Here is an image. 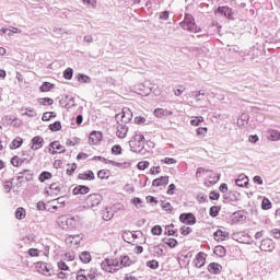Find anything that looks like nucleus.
Listing matches in <instances>:
<instances>
[{"label":"nucleus","mask_w":280,"mask_h":280,"mask_svg":"<svg viewBox=\"0 0 280 280\" xmlns=\"http://www.w3.org/2000/svg\"><path fill=\"white\" fill-rule=\"evenodd\" d=\"M132 266V260L129 256H121L119 259L106 258L101 267L105 272H117L120 268Z\"/></svg>","instance_id":"obj_1"},{"label":"nucleus","mask_w":280,"mask_h":280,"mask_svg":"<svg viewBox=\"0 0 280 280\" xmlns=\"http://www.w3.org/2000/svg\"><path fill=\"white\" fill-rule=\"evenodd\" d=\"M129 147L131 152H141L145 148V137L141 132L136 131L129 141Z\"/></svg>","instance_id":"obj_2"},{"label":"nucleus","mask_w":280,"mask_h":280,"mask_svg":"<svg viewBox=\"0 0 280 280\" xmlns=\"http://www.w3.org/2000/svg\"><path fill=\"white\" fill-rule=\"evenodd\" d=\"M180 28L186 30L187 32H190L192 34H198V32H201V28L196 25V20L194 19V15L186 13L184 21L180 22Z\"/></svg>","instance_id":"obj_3"},{"label":"nucleus","mask_w":280,"mask_h":280,"mask_svg":"<svg viewBox=\"0 0 280 280\" xmlns=\"http://www.w3.org/2000/svg\"><path fill=\"white\" fill-rule=\"evenodd\" d=\"M80 220V217H71V215H61L58 219V224L60 229H75L78 226V222Z\"/></svg>","instance_id":"obj_4"},{"label":"nucleus","mask_w":280,"mask_h":280,"mask_svg":"<svg viewBox=\"0 0 280 280\" xmlns=\"http://www.w3.org/2000/svg\"><path fill=\"white\" fill-rule=\"evenodd\" d=\"M116 121H121V124H130L132 121V110L128 107H124L120 114L116 115Z\"/></svg>","instance_id":"obj_5"},{"label":"nucleus","mask_w":280,"mask_h":280,"mask_svg":"<svg viewBox=\"0 0 280 280\" xmlns=\"http://www.w3.org/2000/svg\"><path fill=\"white\" fill-rule=\"evenodd\" d=\"M102 200L103 197L101 194H92L86 198L85 203L88 207H90V209H93V207L101 205Z\"/></svg>","instance_id":"obj_6"},{"label":"nucleus","mask_w":280,"mask_h":280,"mask_svg":"<svg viewBox=\"0 0 280 280\" xmlns=\"http://www.w3.org/2000/svg\"><path fill=\"white\" fill-rule=\"evenodd\" d=\"M33 159H34V154H30L28 158H23V159H20L18 155H15L11 159V164L13 165V167H21L23 163H31Z\"/></svg>","instance_id":"obj_7"},{"label":"nucleus","mask_w":280,"mask_h":280,"mask_svg":"<svg viewBox=\"0 0 280 280\" xmlns=\"http://www.w3.org/2000/svg\"><path fill=\"white\" fill-rule=\"evenodd\" d=\"M179 222H183V224H189L190 226L196 224V215L194 213H182L179 215Z\"/></svg>","instance_id":"obj_8"},{"label":"nucleus","mask_w":280,"mask_h":280,"mask_svg":"<svg viewBox=\"0 0 280 280\" xmlns=\"http://www.w3.org/2000/svg\"><path fill=\"white\" fill-rule=\"evenodd\" d=\"M260 250H264L265 253H272L275 250V242L270 238H265L260 243Z\"/></svg>","instance_id":"obj_9"},{"label":"nucleus","mask_w":280,"mask_h":280,"mask_svg":"<svg viewBox=\"0 0 280 280\" xmlns=\"http://www.w3.org/2000/svg\"><path fill=\"white\" fill-rule=\"evenodd\" d=\"M233 236L240 244H250V235H248L246 232H236L233 234Z\"/></svg>","instance_id":"obj_10"},{"label":"nucleus","mask_w":280,"mask_h":280,"mask_svg":"<svg viewBox=\"0 0 280 280\" xmlns=\"http://www.w3.org/2000/svg\"><path fill=\"white\" fill-rule=\"evenodd\" d=\"M91 191V188L84 185L75 186L72 190L73 196H84Z\"/></svg>","instance_id":"obj_11"},{"label":"nucleus","mask_w":280,"mask_h":280,"mask_svg":"<svg viewBox=\"0 0 280 280\" xmlns=\"http://www.w3.org/2000/svg\"><path fill=\"white\" fill-rule=\"evenodd\" d=\"M127 135H128V126L124 124H119L117 126V131H116V136L118 137V139H126Z\"/></svg>","instance_id":"obj_12"},{"label":"nucleus","mask_w":280,"mask_h":280,"mask_svg":"<svg viewBox=\"0 0 280 280\" xmlns=\"http://www.w3.org/2000/svg\"><path fill=\"white\" fill-rule=\"evenodd\" d=\"M170 184V176H161L152 182L153 187H163V185Z\"/></svg>","instance_id":"obj_13"},{"label":"nucleus","mask_w":280,"mask_h":280,"mask_svg":"<svg viewBox=\"0 0 280 280\" xmlns=\"http://www.w3.org/2000/svg\"><path fill=\"white\" fill-rule=\"evenodd\" d=\"M43 143H45V140L40 136H36L32 139V147L33 150H40L43 147Z\"/></svg>","instance_id":"obj_14"},{"label":"nucleus","mask_w":280,"mask_h":280,"mask_svg":"<svg viewBox=\"0 0 280 280\" xmlns=\"http://www.w3.org/2000/svg\"><path fill=\"white\" fill-rule=\"evenodd\" d=\"M102 132L92 131L90 133V143H92V145H97V143H100V141L102 140Z\"/></svg>","instance_id":"obj_15"},{"label":"nucleus","mask_w":280,"mask_h":280,"mask_svg":"<svg viewBox=\"0 0 280 280\" xmlns=\"http://www.w3.org/2000/svg\"><path fill=\"white\" fill-rule=\"evenodd\" d=\"M207 259L205 258V253H199L197 254L194 264L196 268H202V266H205Z\"/></svg>","instance_id":"obj_16"},{"label":"nucleus","mask_w":280,"mask_h":280,"mask_svg":"<svg viewBox=\"0 0 280 280\" xmlns=\"http://www.w3.org/2000/svg\"><path fill=\"white\" fill-rule=\"evenodd\" d=\"M208 270L211 272V275H220V272H222V265L218 262H211L208 266Z\"/></svg>","instance_id":"obj_17"},{"label":"nucleus","mask_w":280,"mask_h":280,"mask_svg":"<svg viewBox=\"0 0 280 280\" xmlns=\"http://www.w3.org/2000/svg\"><path fill=\"white\" fill-rule=\"evenodd\" d=\"M79 180H95V173L88 171L78 175Z\"/></svg>","instance_id":"obj_18"},{"label":"nucleus","mask_w":280,"mask_h":280,"mask_svg":"<svg viewBox=\"0 0 280 280\" xmlns=\"http://www.w3.org/2000/svg\"><path fill=\"white\" fill-rule=\"evenodd\" d=\"M249 119H250V116L248 114H242L237 119L238 128H244V126H248Z\"/></svg>","instance_id":"obj_19"},{"label":"nucleus","mask_w":280,"mask_h":280,"mask_svg":"<svg viewBox=\"0 0 280 280\" xmlns=\"http://www.w3.org/2000/svg\"><path fill=\"white\" fill-rule=\"evenodd\" d=\"M235 183L237 187H248V176H246L245 174H241L238 175Z\"/></svg>","instance_id":"obj_20"},{"label":"nucleus","mask_w":280,"mask_h":280,"mask_svg":"<svg viewBox=\"0 0 280 280\" xmlns=\"http://www.w3.org/2000/svg\"><path fill=\"white\" fill-rule=\"evenodd\" d=\"M214 240H217V242H224V240H229V232H224L222 230H218L214 233Z\"/></svg>","instance_id":"obj_21"},{"label":"nucleus","mask_w":280,"mask_h":280,"mask_svg":"<svg viewBox=\"0 0 280 280\" xmlns=\"http://www.w3.org/2000/svg\"><path fill=\"white\" fill-rule=\"evenodd\" d=\"M192 97H195L198 106H202V102H205V92L200 90L199 92L192 93Z\"/></svg>","instance_id":"obj_22"},{"label":"nucleus","mask_w":280,"mask_h":280,"mask_svg":"<svg viewBox=\"0 0 280 280\" xmlns=\"http://www.w3.org/2000/svg\"><path fill=\"white\" fill-rule=\"evenodd\" d=\"M36 268L40 275H49V267H47V262H37Z\"/></svg>","instance_id":"obj_23"},{"label":"nucleus","mask_w":280,"mask_h":280,"mask_svg":"<svg viewBox=\"0 0 280 280\" xmlns=\"http://www.w3.org/2000/svg\"><path fill=\"white\" fill-rule=\"evenodd\" d=\"M122 240L127 242V244H132V242H135V234L130 231H125L122 233Z\"/></svg>","instance_id":"obj_24"},{"label":"nucleus","mask_w":280,"mask_h":280,"mask_svg":"<svg viewBox=\"0 0 280 280\" xmlns=\"http://www.w3.org/2000/svg\"><path fill=\"white\" fill-rule=\"evenodd\" d=\"M152 254H153V257H163V255H165V250H163V246L155 245L152 248Z\"/></svg>","instance_id":"obj_25"},{"label":"nucleus","mask_w":280,"mask_h":280,"mask_svg":"<svg viewBox=\"0 0 280 280\" xmlns=\"http://www.w3.org/2000/svg\"><path fill=\"white\" fill-rule=\"evenodd\" d=\"M220 14H223V16H228V19H231V15L233 14V9L229 7H219Z\"/></svg>","instance_id":"obj_26"},{"label":"nucleus","mask_w":280,"mask_h":280,"mask_svg":"<svg viewBox=\"0 0 280 280\" xmlns=\"http://www.w3.org/2000/svg\"><path fill=\"white\" fill-rule=\"evenodd\" d=\"M21 145H23V138H15L11 142L10 148H11V150H16V149L21 148Z\"/></svg>","instance_id":"obj_27"},{"label":"nucleus","mask_w":280,"mask_h":280,"mask_svg":"<svg viewBox=\"0 0 280 280\" xmlns=\"http://www.w3.org/2000/svg\"><path fill=\"white\" fill-rule=\"evenodd\" d=\"M52 178V175L50 172L44 171L39 174L38 180L40 183H45V180H50Z\"/></svg>","instance_id":"obj_28"},{"label":"nucleus","mask_w":280,"mask_h":280,"mask_svg":"<svg viewBox=\"0 0 280 280\" xmlns=\"http://www.w3.org/2000/svg\"><path fill=\"white\" fill-rule=\"evenodd\" d=\"M268 139L271 141H279L280 140V132L277 130H269L268 131Z\"/></svg>","instance_id":"obj_29"},{"label":"nucleus","mask_w":280,"mask_h":280,"mask_svg":"<svg viewBox=\"0 0 280 280\" xmlns=\"http://www.w3.org/2000/svg\"><path fill=\"white\" fill-rule=\"evenodd\" d=\"M49 145L52 148V150H59V154H65L66 152L65 147H62L58 141H54Z\"/></svg>","instance_id":"obj_30"},{"label":"nucleus","mask_w":280,"mask_h":280,"mask_svg":"<svg viewBox=\"0 0 280 280\" xmlns=\"http://www.w3.org/2000/svg\"><path fill=\"white\" fill-rule=\"evenodd\" d=\"M68 242H71V244H75V246H78V244H80V242H82V237L80 236V234L77 235H70L67 237Z\"/></svg>","instance_id":"obj_31"},{"label":"nucleus","mask_w":280,"mask_h":280,"mask_svg":"<svg viewBox=\"0 0 280 280\" xmlns=\"http://www.w3.org/2000/svg\"><path fill=\"white\" fill-rule=\"evenodd\" d=\"M51 89H54V84L50 83V82H44L40 88H39V91L42 93H47L49 91H51Z\"/></svg>","instance_id":"obj_32"},{"label":"nucleus","mask_w":280,"mask_h":280,"mask_svg":"<svg viewBox=\"0 0 280 280\" xmlns=\"http://www.w3.org/2000/svg\"><path fill=\"white\" fill-rule=\"evenodd\" d=\"M80 260L83 264H90L91 262V254L89 252H83L80 254Z\"/></svg>","instance_id":"obj_33"},{"label":"nucleus","mask_w":280,"mask_h":280,"mask_svg":"<svg viewBox=\"0 0 280 280\" xmlns=\"http://www.w3.org/2000/svg\"><path fill=\"white\" fill-rule=\"evenodd\" d=\"M48 128L51 132H58V130H62V124L60 121H55L54 124H50Z\"/></svg>","instance_id":"obj_34"},{"label":"nucleus","mask_w":280,"mask_h":280,"mask_svg":"<svg viewBox=\"0 0 280 280\" xmlns=\"http://www.w3.org/2000/svg\"><path fill=\"white\" fill-rule=\"evenodd\" d=\"M261 209L264 211H268V209H272V202H270V199L264 198L261 201Z\"/></svg>","instance_id":"obj_35"},{"label":"nucleus","mask_w":280,"mask_h":280,"mask_svg":"<svg viewBox=\"0 0 280 280\" xmlns=\"http://www.w3.org/2000/svg\"><path fill=\"white\" fill-rule=\"evenodd\" d=\"M78 82H81V84H91V78L86 74H79Z\"/></svg>","instance_id":"obj_36"},{"label":"nucleus","mask_w":280,"mask_h":280,"mask_svg":"<svg viewBox=\"0 0 280 280\" xmlns=\"http://www.w3.org/2000/svg\"><path fill=\"white\" fill-rule=\"evenodd\" d=\"M163 242L170 246V248H176V246L178 245V241H176L175 238H163Z\"/></svg>","instance_id":"obj_37"},{"label":"nucleus","mask_w":280,"mask_h":280,"mask_svg":"<svg viewBox=\"0 0 280 280\" xmlns=\"http://www.w3.org/2000/svg\"><path fill=\"white\" fill-rule=\"evenodd\" d=\"M202 121H205V118L202 116H195L190 120V126H200V124H202Z\"/></svg>","instance_id":"obj_38"},{"label":"nucleus","mask_w":280,"mask_h":280,"mask_svg":"<svg viewBox=\"0 0 280 280\" xmlns=\"http://www.w3.org/2000/svg\"><path fill=\"white\" fill-rule=\"evenodd\" d=\"M214 254L218 256V257H224V255H226V249L224 248V246H217L214 248Z\"/></svg>","instance_id":"obj_39"},{"label":"nucleus","mask_w":280,"mask_h":280,"mask_svg":"<svg viewBox=\"0 0 280 280\" xmlns=\"http://www.w3.org/2000/svg\"><path fill=\"white\" fill-rule=\"evenodd\" d=\"M39 104L42 106H51L54 104V98H50V97L40 98Z\"/></svg>","instance_id":"obj_40"},{"label":"nucleus","mask_w":280,"mask_h":280,"mask_svg":"<svg viewBox=\"0 0 280 280\" xmlns=\"http://www.w3.org/2000/svg\"><path fill=\"white\" fill-rule=\"evenodd\" d=\"M68 167L69 168H67L66 174L68 176H73V172H75V170H78V164H75V163L68 164Z\"/></svg>","instance_id":"obj_41"},{"label":"nucleus","mask_w":280,"mask_h":280,"mask_svg":"<svg viewBox=\"0 0 280 280\" xmlns=\"http://www.w3.org/2000/svg\"><path fill=\"white\" fill-rule=\"evenodd\" d=\"M16 220H23L25 218V210L23 208H18L15 211Z\"/></svg>","instance_id":"obj_42"},{"label":"nucleus","mask_w":280,"mask_h":280,"mask_svg":"<svg viewBox=\"0 0 280 280\" xmlns=\"http://www.w3.org/2000/svg\"><path fill=\"white\" fill-rule=\"evenodd\" d=\"M211 218H218L219 213H220V207L218 206H212L210 208V211H209Z\"/></svg>","instance_id":"obj_43"},{"label":"nucleus","mask_w":280,"mask_h":280,"mask_svg":"<svg viewBox=\"0 0 280 280\" xmlns=\"http://www.w3.org/2000/svg\"><path fill=\"white\" fill-rule=\"evenodd\" d=\"M115 214L112 211H108V209H105L103 212V220H105V222H108L109 220H113V217Z\"/></svg>","instance_id":"obj_44"},{"label":"nucleus","mask_w":280,"mask_h":280,"mask_svg":"<svg viewBox=\"0 0 280 280\" xmlns=\"http://www.w3.org/2000/svg\"><path fill=\"white\" fill-rule=\"evenodd\" d=\"M234 222H242L244 220V213L242 211H236L233 213Z\"/></svg>","instance_id":"obj_45"},{"label":"nucleus","mask_w":280,"mask_h":280,"mask_svg":"<svg viewBox=\"0 0 280 280\" xmlns=\"http://www.w3.org/2000/svg\"><path fill=\"white\" fill-rule=\"evenodd\" d=\"M63 78H65V80H71V78H73V69L67 68L63 71Z\"/></svg>","instance_id":"obj_46"},{"label":"nucleus","mask_w":280,"mask_h":280,"mask_svg":"<svg viewBox=\"0 0 280 280\" xmlns=\"http://www.w3.org/2000/svg\"><path fill=\"white\" fill-rule=\"evenodd\" d=\"M97 176L101 179L108 178V176H110V172L106 170H101L98 171Z\"/></svg>","instance_id":"obj_47"},{"label":"nucleus","mask_w":280,"mask_h":280,"mask_svg":"<svg viewBox=\"0 0 280 280\" xmlns=\"http://www.w3.org/2000/svg\"><path fill=\"white\" fill-rule=\"evenodd\" d=\"M138 170H148L150 167V162L148 161H141L137 164Z\"/></svg>","instance_id":"obj_48"},{"label":"nucleus","mask_w":280,"mask_h":280,"mask_svg":"<svg viewBox=\"0 0 280 280\" xmlns=\"http://www.w3.org/2000/svg\"><path fill=\"white\" fill-rule=\"evenodd\" d=\"M112 154H115V156H119V154H121V145L115 144L112 148Z\"/></svg>","instance_id":"obj_49"},{"label":"nucleus","mask_w":280,"mask_h":280,"mask_svg":"<svg viewBox=\"0 0 280 280\" xmlns=\"http://www.w3.org/2000/svg\"><path fill=\"white\" fill-rule=\"evenodd\" d=\"M20 174H26L25 179L26 180H32L34 178V173L30 170H24L23 172H20Z\"/></svg>","instance_id":"obj_50"},{"label":"nucleus","mask_w":280,"mask_h":280,"mask_svg":"<svg viewBox=\"0 0 280 280\" xmlns=\"http://www.w3.org/2000/svg\"><path fill=\"white\" fill-rule=\"evenodd\" d=\"M151 233L152 235H161V233H163V229L161 225H155L152 228Z\"/></svg>","instance_id":"obj_51"},{"label":"nucleus","mask_w":280,"mask_h":280,"mask_svg":"<svg viewBox=\"0 0 280 280\" xmlns=\"http://www.w3.org/2000/svg\"><path fill=\"white\" fill-rule=\"evenodd\" d=\"M219 180H220V175L219 174L212 173L210 175V184L211 185H215V183H218Z\"/></svg>","instance_id":"obj_52"},{"label":"nucleus","mask_w":280,"mask_h":280,"mask_svg":"<svg viewBox=\"0 0 280 280\" xmlns=\"http://www.w3.org/2000/svg\"><path fill=\"white\" fill-rule=\"evenodd\" d=\"M148 268H151L152 270H156L159 268V261L158 260H150L147 262Z\"/></svg>","instance_id":"obj_53"},{"label":"nucleus","mask_w":280,"mask_h":280,"mask_svg":"<svg viewBox=\"0 0 280 280\" xmlns=\"http://www.w3.org/2000/svg\"><path fill=\"white\" fill-rule=\"evenodd\" d=\"M208 172H211L207 168H202V167H198L197 172H196V178H200V176H202V174H208Z\"/></svg>","instance_id":"obj_54"},{"label":"nucleus","mask_w":280,"mask_h":280,"mask_svg":"<svg viewBox=\"0 0 280 280\" xmlns=\"http://www.w3.org/2000/svg\"><path fill=\"white\" fill-rule=\"evenodd\" d=\"M50 189L55 196H58L60 194V186L58 184H51Z\"/></svg>","instance_id":"obj_55"},{"label":"nucleus","mask_w":280,"mask_h":280,"mask_svg":"<svg viewBox=\"0 0 280 280\" xmlns=\"http://www.w3.org/2000/svg\"><path fill=\"white\" fill-rule=\"evenodd\" d=\"M162 209L164 211H167L168 213H172V209H174V208L172 207V203H170V202H162Z\"/></svg>","instance_id":"obj_56"},{"label":"nucleus","mask_w":280,"mask_h":280,"mask_svg":"<svg viewBox=\"0 0 280 280\" xmlns=\"http://www.w3.org/2000/svg\"><path fill=\"white\" fill-rule=\"evenodd\" d=\"M142 202L143 201L139 197H135L133 199H131V205H135V207H137V209H139V207H141Z\"/></svg>","instance_id":"obj_57"},{"label":"nucleus","mask_w":280,"mask_h":280,"mask_svg":"<svg viewBox=\"0 0 280 280\" xmlns=\"http://www.w3.org/2000/svg\"><path fill=\"white\" fill-rule=\"evenodd\" d=\"M183 93H185V86L183 85H179L178 89L174 90V95H176V97H180Z\"/></svg>","instance_id":"obj_58"},{"label":"nucleus","mask_w":280,"mask_h":280,"mask_svg":"<svg viewBox=\"0 0 280 280\" xmlns=\"http://www.w3.org/2000/svg\"><path fill=\"white\" fill-rule=\"evenodd\" d=\"M161 163H165L166 165H174L176 160H174V158H165L164 160H161Z\"/></svg>","instance_id":"obj_59"},{"label":"nucleus","mask_w":280,"mask_h":280,"mask_svg":"<svg viewBox=\"0 0 280 280\" xmlns=\"http://www.w3.org/2000/svg\"><path fill=\"white\" fill-rule=\"evenodd\" d=\"M209 197H210V200H220V192L212 190Z\"/></svg>","instance_id":"obj_60"},{"label":"nucleus","mask_w":280,"mask_h":280,"mask_svg":"<svg viewBox=\"0 0 280 280\" xmlns=\"http://www.w3.org/2000/svg\"><path fill=\"white\" fill-rule=\"evenodd\" d=\"M154 115H155V117H163V116H165V109H163V108H156V109L154 110Z\"/></svg>","instance_id":"obj_61"},{"label":"nucleus","mask_w":280,"mask_h":280,"mask_svg":"<svg viewBox=\"0 0 280 280\" xmlns=\"http://www.w3.org/2000/svg\"><path fill=\"white\" fill-rule=\"evenodd\" d=\"M191 228H189V226H183L182 229H180V233H182V235H189V233H191Z\"/></svg>","instance_id":"obj_62"},{"label":"nucleus","mask_w":280,"mask_h":280,"mask_svg":"<svg viewBox=\"0 0 280 280\" xmlns=\"http://www.w3.org/2000/svg\"><path fill=\"white\" fill-rule=\"evenodd\" d=\"M84 272V270H80L77 275V280H89V278L86 277V275L82 273Z\"/></svg>","instance_id":"obj_63"},{"label":"nucleus","mask_w":280,"mask_h":280,"mask_svg":"<svg viewBox=\"0 0 280 280\" xmlns=\"http://www.w3.org/2000/svg\"><path fill=\"white\" fill-rule=\"evenodd\" d=\"M207 127H199L197 128L196 132L198 136L207 135Z\"/></svg>","instance_id":"obj_64"}]
</instances>
